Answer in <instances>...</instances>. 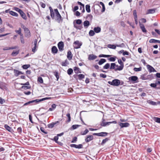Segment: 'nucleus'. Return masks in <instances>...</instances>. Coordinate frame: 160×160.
Listing matches in <instances>:
<instances>
[{"instance_id":"33","label":"nucleus","mask_w":160,"mask_h":160,"mask_svg":"<svg viewBox=\"0 0 160 160\" xmlns=\"http://www.w3.org/2000/svg\"><path fill=\"white\" fill-rule=\"evenodd\" d=\"M9 13L11 15L15 17H17L18 15L17 13L12 11H10Z\"/></svg>"},{"instance_id":"63","label":"nucleus","mask_w":160,"mask_h":160,"mask_svg":"<svg viewBox=\"0 0 160 160\" xmlns=\"http://www.w3.org/2000/svg\"><path fill=\"white\" fill-rule=\"evenodd\" d=\"M21 16L25 20H26L27 19V17L25 15V14L23 12L22 14L21 15Z\"/></svg>"},{"instance_id":"53","label":"nucleus","mask_w":160,"mask_h":160,"mask_svg":"<svg viewBox=\"0 0 160 160\" xmlns=\"http://www.w3.org/2000/svg\"><path fill=\"white\" fill-rule=\"evenodd\" d=\"M83 148V145L82 144L76 145V148L80 149Z\"/></svg>"},{"instance_id":"58","label":"nucleus","mask_w":160,"mask_h":160,"mask_svg":"<svg viewBox=\"0 0 160 160\" xmlns=\"http://www.w3.org/2000/svg\"><path fill=\"white\" fill-rule=\"evenodd\" d=\"M78 76L79 79H82L84 78V75L82 74H80L78 75Z\"/></svg>"},{"instance_id":"40","label":"nucleus","mask_w":160,"mask_h":160,"mask_svg":"<svg viewBox=\"0 0 160 160\" xmlns=\"http://www.w3.org/2000/svg\"><path fill=\"white\" fill-rule=\"evenodd\" d=\"M106 62V60L104 59H101L98 62L99 65H101Z\"/></svg>"},{"instance_id":"5","label":"nucleus","mask_w":160,"mask_h":160,"mask_svg":"<svg viewBox=\"0 0 160 160\" xmlns=\"http://www.w3.org/2000/svg\"><path fill=\"white\" fill-rule=\"evenodd\" d=\"M108 134V133L107 132H102L98 133H93L92 135L94 136L104 137L107 136Z\"/></svg>"},{"instance_id":"8","label":"nucleus","mask_w":160,"mask_h":160,"mask_svg":"<svg viewBox=\"0 0 160 160\" xmlns=\"http://www.w3.org/2000/svg\"><path fill=\"white\" fill-rule=\"evenodd\" d=\"M106 122H106L105 119L103 118L102 119V121L100 122V126L98 127V129L101 128L102 127H105L107 126V124H106Z\"/></svg>"},{"instance_id":"61","label":"nucleus","mask_w":160,"mask_h":160,"mask_svg":"<svg viewBox=\"0 0 160 160\" xmlns=\"http://www.w3.org/2000/svg\"><path fill=\"white\" fill-rule=\"evenodd\" d=\"M141 67L139 68H134V70L136 72L140 71L141 70Z\"/></svg>"},{"instance_id":"25","label":"nucleus","mask_w":160,"mask_h":160,"mask_svg":"<svg viewBox=\"0 0 160 160\" xmlns=\"http://www.w3.org/2000/svg\"><path fill=\"white\" fill-rule=\"evenodd\" d=\"M72 54L71 52L70 51H68L67 53V58L68 59L70 60L72 59Z\"/></svg>"},{"instance_id":"12","label":"nucleus","mask_w":160,"mask_h":160,"mask_svg":"<svg viewBox=\"0 0 160 160\" xmlns=\"http://www.w3.org/2000/svg\"><path fill=\"white\" fill-rule=\"evenodd\" d=\"M7 84L1 81H0V88L2 89H4L6 88Z\"/></svg>"},{"instance_id":"16","label":"nucleus","mask_w":160,"mask_h":160,"mask_svg":"<svg viewBox=\"0 0 160 160\" xmlns=\"http://www.w3.org/2000/svg\"><path fill=\"white\" fill-rule=\"evenodd\" d=\"M147 67L148 70L150 72L156 71L152 67L149 65H147Z\"/></svg>"},{"instance_id":"26","label":"nucleus","mask_w":160,"mask_h":160,"mask_svg":"<svg viewBox=\"0 0 160 160\" xmlns=\"http://www.w3.org/2000/svg\"><path fill=\"white\" fill-rule=\"evenodd\" d=\"M147 102L149 104L152 105L156 106L157 105V103L156 102L151 101L150 100H148Z\"/></svg>"},{"instance_id":"30","label":"nucleus","mask_w":160,"mask_h":160,"mask_svg":"<svg viewBox=\"0 0 160 160\" xmlns=\"http://www.w3.org/2000/svg\"><path fill=\"white\" fill-rule=\"evenodd\" d=\"M94 30L96 33H99L101 31V28L99 27H95L94 28Z\"/></svg>"},{"instance_id":"7","label":"nucleus","mask_w":160,"mask_h":160,"mask_svg":"<svg viewBox=\"0 0 160 160\" xmlns=\"http://www.w3.org/2000/svg\"><path fill=\"white\" fill-rule=\"evenodd\" d=\"M37 83L40 84L42 87H47L49 86V83H45L43 82V81H37Z\"/></svg>"},{"instance_id":"31","label":"nucleus","mask_w":160,"mask_h":160,"mask_svg":"<svg viewBox=\"0 0 160 160\" xmlns=\"http://www.w3.org/2000/svg\"><path fill=\"white\" fill-rule=\"evenodd\" d=\"M88 130L87 129H86L84 131L81 132H80V134L82 135H84L88 133Z\"/></svg>"},{"instance_id":"41","label":"nucleus","mask_w":160,"mask_h":160,"mask_svg":"<svg viewBox=\"0 0 160 160\" xmlns=\"http://www.w3.org/2000/svg\"><path fill=\"white\" fill-rule=\"evenodd\" d=\"M31 86H27L26 85H24L23 86H22L21 87V88L22 89H24V90H26L28 89H29L31 88Z\"/></svg>"},{"instance_id":"10","label":"nucleus","mask_w":160,"mask_h":160,"mask_svg":"<svg viewBox=\"0 0 160 160\" xmlns=\"http://www.w3.org/2000/svg\"><path fill=\"white\" fill-rule=\"evenodd\" d=\"M58 47L60 51H62L63 50L64 44L62 42H59L58 44Z\"/></svg>"},{"instance_id":"34","label":"nucleus","mask_w":160,"mask_h":160,"mask_svg":"<svg viewBox=\"0 0 160 160\" xmlns=\"http://www.w3.org/2000/svg\"><path fill=\"white\" fill-rule=\"evenodd\" d=\"M149 42L150 43H157V42H158V43H160V41L158 40H156L154 39H150L149 40Z\"/></svg>"},{"instance_id":"39","label":"nucleus","mask_w":160,"mask_h":160,"mask_svg":"<svg viewBox=\"0 0 160 160\" xmlns=\"http://www.w3.org/2000/svg\"><path fill=\"white\" fill-rule=\"evenodd\" d=\"M32 104H33V101L32 100V101H29L28 102H27L25 103L23 106H27V105H32Z\"/></svg>"},{"instance_id":"51","label":"nucleus","mask_w":160,"mask_h":160,"mask_svg":"<svg viewBox=\"0 0 160 160\" xmlns=\"http://www.w3.org/2000/svg\"><path fill=\"white\" fill-rule=\"evenodd\" d=\"M73 72V70L72 68H69L67 71V73L69 75H71L72 73Z\"/></svg>"},{"instance_id":"49","label":"nucleus","mask_w":160,"mask_h":160,"mask_svg":"<svg viewBox=\"0 0 160 160\" xmlns=\"http://www.w3.org/2000/svg\"><path fill=\"white\" fill-rule=\"evenodd\" d=\"M30 67L29 64L24 65L22 66V68L23 69H27Z\"/></svg>"},{"instance_id":"24","label":"nucleus","mask_w":160,"mask_h":160,"mask_svg":"<svg viewBox=\"0 0 160 160\" xmlns=\"http://www.w3.org/2000/svg\"><path fill=\"white\" fill-rule=\"evenodd\" d=\"M58 50L55 46H53L52 48V52L53 53L55 54L57 52Z\"/></svg>"},{"instance_id":"1","label":"nucleus","mask_w":160,"mask_h":160,"mask_svg":"<svg viewBox=\"0 0 160 160\" xmlns=\"http://www.w3.org/2000/svg\"><path fill=\"white\" fill-rule=\"evenodd\" d=\"M108 83L110 85L115 86H118L124 84L123 82H121L120 81H108Z\"/></svg>"},{"instance_id":"36","label":"nucleus","mask_w":160,"mask_h":160,"mask_svg":"<svg viewBox=\"0 0 160 160\" xmlns=\"http://www.w3.org/2000/svg\"><path fill=\"white\" fill-rule=\"evenodd\" d=\"M138 79L137 76H132L129 78L128 80H137Z\"/></svg>"},{"instance_id":"22","label":"nucleus","mask_w":160,"mask_h":160,"mask_svg":"<svg viewBox=\"0 0 160 160\" xmlns=\"http://www.w3.org/2000/svg\"><path fill=\"white\" fill-rule=\"evenodd\" d=\"M97 58V57L96 56L92 54L89 55L88 58L90 60H92L95 59Z\"/></svg>"},{"instance_id":"38","label":"nucleus","mask_w":160,"mask_h":160,"mask_svg":"<svg viewBox=\"0 0 160 160\" xmlns=\"http://www.w3.org/2000/svg\"><path fill=\"white\" fill-rule=\"evenodd\" d=\"M107 46H108V47L109 48L113 49H115L116 48V45L115 46L114 45H112V44H108V45Z\"/></svg>"},{"instance_id":"2","label":"nucleus","mask_w":160,"mask_h":160,"mask_svg":"<svg viewBox=\"0 0 160 160\" xmlns=\"http://www.w3.org/2000/svg\"><path fill=\"white\" fill-rule=\"evenodd\" d=\"M54 13L55 15V16L57 18V21L58 22L60 23L61 21L62 20V17L57 9H54Z\"/></svg>"},{"instance_id":"59","label":"nucleus","mask_w":160,"mask_h":160,"mask_svg":"<svg viewBox=\"0 0 160 160\" xmlns=\"http://www.w3.org/2000/svg\"><path fill=\"white\" fill-rule=\"evenodd\" d=\"M82 112V111H81L80 112V120H81V122H82V123L85 125H86V124L84 123V121H83V120H82V117H81V112Z\"/></svg>"},{"instance_id":"11","label":"nucleus","mask_w":160,"mask_h":160,"mask_svg":"<svg viewBox=\"0 0 160 160\" xmlns=\"http://www.w3.org/2000/svg\"><path fill=\"white\" fill-rule=\"evenodd\" d=\"M24 29L25 32V36L28 37H29L30 36V33L28 28L26 27H24Z\"/></svg>"},{"instance_id":"48","label":"nucleus","mask_w":160,"mask_h":160,"mask_svg":"<svg viewBox=\"0 0 160 160\" xmlns=\"http://www.w3.org/2000/svg\"><path fill=\"white\" fill-rule=\"evenodd\" d=\"M111 55H104V54H100L99 56V57H105V58H107V57H109L111 56Z\"/></svg>"},{"instance_id":"43","label":"nucleus","mask_w":160,"mask_h":160,"mask_svg":"<svg viewBox=\"0 0 160 160\" xmlns=\"http://www.w3.org/2000/svg\"><path fill=\"white\" fill-rule=\"evenodd\" d=\"M86 11L88 12H90V6L89 5H87L86 6Z\"/></svg>"},{"instance_id":"50","label":"nucleus","mask_w":160,"mask_h":160,"mask_svg":"<svg viewBox=\"0 0 160 160\" xmlns=\"http://www.w3.org/2000/svg\"><path fill=\"white\" fill-rule=\"evenodd\" d=\"M78 3L79 5L82 6V11L83 12H84L85 11L84 5L82 4L81 2H78Z\"/></svg>"},{"instance_id":"52","label":"nucleus","mask_w":160,"mask_h":160,"mask_svg":"<svg viewBox=\"0 0 160 160\" xmlns=\"http://www.w3.org/2000/svg\"><path fill=\"white\" fill-rule=\"evenodd\" d=\"M58 137L57 136L54 137L53 138L51 139V140L54 141L55 142H57L58 141Z\"/></svg>"},{"instance_id":"35","label":"nucleus","mask_w":160,"mask_h":160,"mask_svg":"<svg viewBox=\"0 0 160 160\" xmlns=\"http://www.w3.org/2000/svg\"><path fill=\"white\" fill-rule=\"evenodd\" d=\"M73 69L75 72L76 73H78L80 72V69L78 67H74Z\"/></svg>"},{"instance_id":"3","label":"nucleus","mask_w":160,"mask_h":160,"mask_svg":"<svg viewBox=\"0 0 160 160\" xmlns=\"http://www.w3.org/2000/svg\"><path fill=\"white\" fill-rule=\"evenodd\" d=\"M82 44V42L78 40L75 41L73 42V47L74 48L78 49L80 48Z\"/></svg>"},{"instance_id":"14","label":"nucleus","mask_w":160,"mask_h":160,"mask_svg":"<svg viewBox=\"0 0 160 160\" xmlns=\"http://www.w3.org/2000/svg\"><path fill=\"white\" fill-rule=\"evenodd\" d=\"M59 123V122L58 121L52 122L51 123L49 124L48 125V127L49 128H52L54 125H56L57 123Z\"/></svg>"},{"instance_id":"18","label":"nucleus","mask_w":160,"mask_h":160,"mask_svg":"<svg viewBox=\"0 0 160 160\" xmlns=\"http://www.w3.org/2000/svg\"><path fill=\"white\" fill-rule=\"evenodd\" d=\"M155 9H148L147 10L146 14H149L153 13L155 12Z\"/></svg>"},{"instance_id":"62","label":"nucleus","mask_w":160,"mask_h":160,"mask_svg":"<svg viewBox=\"0 0 160 160\" xmlns=\"http://www.w3.org/2000/svg\"><path fill=\"white\" fill-rule=\"evenodd\" d=\"M40 130L42 132L44 133L45 134H47L48 133V132H46V131H44V128L43 127H41L40 128Z\"/></svg>"},{"instance_id":"56","label":"nucleus","mask_w":160,"mask_h":160,"mask_svg":"<svg viewBox=\"0 0 160 160\" xmlns=\"http://www.w3.org/2000/svg\"><path fill=\"white\" fill-rule=\"evenodd\" d=\"M117 122L116 121H113L112 122H106V124H107V125H109L111 123H117Z\"/></svg>"},{"instance_id":"55","label":"nucleus","mask_w":160,"mask_h":160,"mask_svg":"<svg viewBox=\"0 0 160 160\" xmlns=\"http://www.w3.org/2000/svg\"><path fill=\"white\" fill-rule=\"evenodd\" d=\"M77 138L76 137H74L71 141L72 143H74L76 142L77 141Z\"/></svg>"},{"instance_id":"21","label":"nucleus","mask_w":160,"mask_h":160,"mask_svg":"<svg viewBox=\"0 0 160 160\" xmlns=\"http://www.w3.org/2000/svg\"><path fill=\"white\" fill-rule=\"evenodd\" d=\"M89 25L90 23L88 21L86 20L83 22V26L85 28H87Z\"/></svg>"},{"instance_id":"32","label":"nucleus","mask_w":160,"mask_h":160,"mask_svg":"<svg viewBox=\"0 0 160 160\" xmlns=\"http://www.w3.org/2000/svg\"><path fill=\"white\" fill-rule=\"evenodd\" d=\"M19 50H18L16 51H13L12 53V55L13 56H16L19 53Z\"/></svg>"},{"instance_id":"20","label":"nucleus","mask_w":160,"mask_h":160,"mask_svg":"<svg viewBox=\"0 0 160 160\" xmlns=\"http://www.w3.org/2000/svg\"><path fill=\"white\" fill-rule=\"evenodd\" d=\"M49 9H50V15L51 17L52 18H53L54 17V12L51 8V7H49Z\"/></svg>"},{"instance_id":"15","label":"nucleus","mask_w":160,"mask_h":160,"mask_svg":"<svg viewBox=\"0 0 160 160\" xmlns=\"http://www.w3.org/2000/svg\"><path fill=\"white\" fill-rule=\"evenodd\" d=\"M14 75L16 76H18L20 75H21L23 74V73L21 71L17 70H14Z\"/></svg>"},{"instance_id":"45","label":"nucleus","mask_w":160,"mask_h":160,"mask_svg":"<svg viewBox=\"0 0 160 160\" xmlns=\"http://www.w3.org/2000/svg\"><path fill=\"white\" fill-rule=\"evenodd\" d=\"M81 126L80 125L75 124L73 125L72 126V128L73 129H75L78 127H80Z\"/></svg>"},{"instance_id":"44","label":"nucleus","mask_w":160,"mask_h":160,"mask_svg":"<svg viewBox=\"0 0 160 160\" xmlns=\"http://www.w3.org/2000/svg\"><path fill=\"white\" fill-rule=\"evenodd\" d=\"M89 34L90 36H93L95 34V32L92 30H91L89 32Z\"/></svg>"},{"instance_id":"27","label":"nucleus","mask_w":160,"mask_h":160,"mask_svg":"<svg viewBox=\"0 0 160 160\" xmlns=\"http://www.w3.org/2000/svg\"><path fill=\"white\" fill-rule=\"evenodd\" d=\"M110 140V139L109 138H107L105 139H103L101 143V145H103L105 143H106L107 141Z\"/></svg>"},{"instance_id":"47","label":"nucleus","mask_w":160,"mask_h":160,"mask_svg":"<svg viewBox=\"0 0 160 160\" xmlns=\"http://www.w3.org/2000/svg\"><path fill=\"white\" fill-rule=\"evenodd\" d=\"M117 57L116 56H114L113 57H111L108 59L111 62H114L116 60Z\"/></svg>"},{"instance_id":"60","label":"nucleus","mask_w":160,"mask_h":160,"mask_svg":"<svg viewBox=\"0 0 160 160\" xmlns=\"http://www.w3.org/2000/svg\"><path fill=\"white\" fill-rule=\"evenodd\" d=\"M17 132L19 134H21L22 132V128L21 127H19L17 128Z\"/></svg>"},{"instance_id":"9","label":"nucleus","mask_w":160,"mask_h":160,"mask_svg":"<svg viewBox=\"0 0 160 160\" xmlns=\"http://www.w3.org/2000/svg\"><path fill=\"white\" fill-rule=\"evenodd\" d=\"M119 125L121 127V128H126L128 127L130 124L128 122H125V123H121L120 122L119 124Z\"/></svg>"},{"instance_id":"57","label":"nucleus","mask_w":160,"mask_h":160,"mask_svg":"<svg viewBox=\"0 0 160 160\" xmlns=\"http://www.w3.org/2000/svg\"><path fill=\"white\" fill-rule=\"evenodd\" d=\"M110 67V64L109 63H107L103 67V68L105 69H108Z\"/></svg>"},{"instance_id":"29","label":"nucleus","mask_w":160,"mask_h":160,"mask_svg":"<svg viewBox=\"0 0 160 160\" xmlns=\"http://www.w3.org/2000/svg\"><path fill=\"white\" fill-rule=\"evenodd\" d=\"M140 27L142 29V31L143 32H147L146 29H145L144 26L143 24L140 23Z\"/></svg>"},{"instance_id":"54","label":"nucleus","mask_w":160,"mask_h":160,"mask_svg":"<svg viewBox=\"0 0 160 160\" xmlns=\"http://www.w3.org/2000/svg\"><path fill=\"white\" fill-rule=\"evenodd\" d=\"M127 82H129L131 84L138 82V81H127Z\"/></svg>"},{"instance_id":"17","label":"nucleus","mask_w":160,"mask_h":160,"mask_svg":"<svg viewBox=\"0 0 160 160\" xmlns=\"http://www.w3.org/2000/svg\"><path fill=\"white\" fill-rule=\"evenodd\" d=\"M150 86L153 88H156L157 89H160V87H158L157 83H152L150 84Z\"/></svg>"},{"instance_id":"13","label":"nucleus","mask_w":160,"mask_h":160,"mask_svg":"<svg viewBox=\"0 0 160 160\" xmlns=\"http://www.w3.org/2000/svg\"><path fill=\"white\" fill-rule=\"evenodd\" d=\"M4 128L8 131L12 132H13V130L7 124H5L4 126Z\"/></svg>"},{"instance_id":"46","label":"nucleus","mask_w":160,"mask_h":160,"mask_svg":"<svg viewBox=\"0 0 160 160\" xmlns=\"http://www.w3.org/2000/svg\"><path fill=\"white\" fill-rule=\"evenodd\" d=\"M15 32H16L19 34L20 36H22V34L21 33V28H19L18 30H16Z\"/></svg>"},{"instance_id":"4","label":"nucleus","mask_w":160,"mask_h":160,"mask_svg":"<svg viewBox=\"0 0 160 160\" xmlns=\"http://www.w3.org/2000/svg\"><path fill=\"white\" fill-rule=\"evenodd\" d=\"M51 98H45L41 99H37L34 100H33V104L32 105H35L37 103H38L44 100H46L49 99Z\"/></svg>"},{"instance_id":"37","label":"nucleus","mask_w":160,"mask_h":160,"mask_svg":"<svg viewBox=\"0 0 160 160\" xmlns=\"http://www.w3.org/2000/svg\"><path fill=\"white\" fill-rule=\"evenodd\" d=\"M116 65L115 63H112L111 65V66L110 67V69H114L115 70V68H116Z\"/></svg>"},{"instance_id":"23","label":"nucleus","mask_w":160,"mask_h":160,"mask_svg":"<svg viewBox=\"0 0 160 160\" xmlns=\"http://www.w3.org/2000/svg\"><path fill=\"white\" fill-rule=\"evenodd\" d=\"M116 68H115V71H121L122 70L123 68V65H121L120 66H118V65H116Z\"/></svg>"},{"instance_id":"64","label":"nucleus","mask_w":160,"mask_h":160,"mask_svg":"<svg viewBox=\"0 0 160 160\" xmlns=\"http://www.w3.org/2000/svg\"><path fill=\"white\" fill-rule=\"evenodd\" d=\"M29 118L30 122L32 123H34V122L32 121V116L31 114L29 115Z\"/></svg>"},{"instance_id":"19","label":"nucleus","mask_w":160,"mask_h":160,"mask_svg":"<svg viewBox=\"0 0 160 160\" xmlns=\"http://www.w3.org/2000/svg\"><path fill=\"white\" fill-rule=\"evenodd\" d=\"M56 105L54 103L52 104L51 105V108H49L48 110V111H52L54 110L56 107Z\"/></svg>"},{"instance_id":"28","label":"nucleus","mask_w":160,"mask_h":160,"mask_svg":"<svg viewBox=\"0 0 160 160\" xmlns=\"http://www.w3.org/2000/svg\"><path fill=\"white\" fill-rule=\"evenodd\" d=\"M153 119L156 122L160 123V118L157 117H153Z\"/></svg>"},{"instance_id":"42","label":"nucleus","mask_w":160,"mask_h":160,"mask_svg":"<svg viewBox=\"0 0 160 160\" xmlns=\"http://www.w3.org/2000/svg\"><path fill=\"white\" fill-rule=\"evenodd\" d=\"M66 116L68 118V120L66 121V122L68 123L71 121V116L69 113H68L66 114Z\"/></svg>"},{"instance_id":"6","label":"nucleus","mask_w":160,"mask_h":160,"mask_svg":"<svg viewBox=\"0 0 160 160\" xmlns=\"http://www.w3.org/2000/svg\"><path fill=\"white\" fill-rule=\"evenodd\" d=\"M94 139V137L93 135H89L86 136L85 139V141L87 143L88 142L90 141L93 140Z\"/></svg>"}]
</instances>
